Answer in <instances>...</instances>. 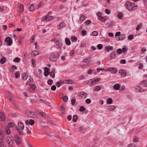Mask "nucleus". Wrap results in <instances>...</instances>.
<instances>
[{
    "instance_id": "obj_3",
    "label": "nucleus",
    "mask_w": 147,
    "mask_h": 147,
    "mask_svg": "<svg viewBox=\"0 0 147 147\" xmlns=\"http://www.w3.org/2000/svg\"><path fill=\"white\" fill-rule=\"evenodd\" d=\"M5 42H8L7 45L9 46L11 45L13 42L12 39L10 37H9L5 38Z\"/></svg>"
},
{
    "instance_id": "obj_18",
    "label": "nucleus",
    "mask_w": 147,
    "mask_h": 147,
    "mask_svg": "<svg viewBox=\"0 0 147 147\" xmlns=\"http://www.w3.org/2000/svg\"><path fill=\"white\" fill-rule=\"evenodd\" d=\"M81 15V16L79 20L81 22H82L85 19L86 17L83 15Z\"/></svg>"
},
{
    "instance_id": "obj_37",
    "label": "nucleus",
    "mask_w": 147,
    "mask_h": 147,
    "mask_svg": "<svg viewBox=\"0 0 147 147\" xmlns=\"http://www.w3.org/2000/svg\"><path fill=\"white\" fill-rule=\"evenodd\" d=\"M65 24L64 23H60L59 24V29H61L63 27L64 25Z\"/></svg>"
},
{
    "instance_id": "obj_51",
    "label": "nucleus",
    "mask_w": 147,
    "mask_h": 147,
    "mask_svg": "<svg viewBox=\"0 0 147 147\" xmlns=\"http://www.w3.org/2000/svg\"><path fill=\"white\" fill-rule=\"evenodd\" d=\"M56 86L55 85H53L51 88V90L53 91H55L56 90Z\"/></svg>"
},
{
    "instance_id": "obj_52",
    "label": "nucleus",
    "mask_w": 147,
    "mask_h": 147,
    "mask_svg": "<svg viewBox=\"0 0 147 147\" xmlns=\"http://www.w3.org/2000/svg\"><path fill=\"white\" fill-rule=\"evenodd\" d=\"M20 135L23 136L24 135V133L22 131H20L19 129H17Z\"/></svg>"
},
{
    "instance_id": "obj_35",
    "label": "nucleus",
    "mask_w": 147,
    "mask_h": 147,
    "mask_svg": "<svg viewBox=\"0 0 147 147\" xmlns=\"http://www.w3.org/2000/svg\"><path fill=\"white\" fill-rule=\"evenodd\" d=\"M100 89V87L99 86H97L95 87V89L93 91V92L94 91H98Z\"/></svg>"
},
{
    "instance_id": "obj_23",
    "label": "nucleus",
    "mask_w": 147,
    "mask_h": 147,
    "mask_svg": "<svg viewBox=\"0 0 147 147\" xmlns=\"http://www.w3.org/2000/svg\"><path fill=\"white\" fill-rule=\"evenodd\" d=\"M22 76H23V77L22 78V80H26L27 79V78L28 77V75L26 74L25 73L23 74Z\"/></svg>"
},
{
    "instance_id": "obj_25",
    "label": "nucleus",
    "mask_w": 147,
    "mask_h": 147,
    "mask_svg": "<svg viewBox=\"0 0 147 147\" xmlns=\"http://www.w3.org/2000/svg\"><path fill=\"white\" fill-rule=\"evenodd\" d=\"M71 39L72 42H75L77 41V39L76 36H73L71 37Z\"/></svg>"
},
{
    "instance_id": "obj_49",
    "label": "nucleus",
    "mask_w": 147,
    "mask_h": 147,
    "mask_svg": "<svg viewBox=\"0 0 147 147\" xmlns=\"http://www.w3.org/2000/svg\"><path fill=\"white\" fill-rule=\"evenodd\" d=\"M68 99V97L67 96H65L63 97V100L65 102L67 101Z\"/></svg>"
},
{
    "instance_id": "obj_30",
    "label": "nucleus",
    "mask_w": 147,
    "mask_h": 147,
    "mask_svg": "<svg viewBox=\"0 0 147 147\" xmlns=\"http://www.w3.org/2000/svg\"><path fill=\"white\" fill-rule=\"evenodd\" d=\"M92 79L89 80L87 82L86 84L90 86H92L91 83L92 82Z\"/></svg>"
},
{
    "instance_id": "obj_60",
    "label": "nucleus",
    "mask_w": 147,
    "mask_h": 147,
    "mask_svg": "<svg viewBox=\"0 0 147 147\" xmlns=\"http://www.w3.org/2000/svg\"><path fill=\"white\" fill-rule=\"evenodd\" d=\"M120 62L121 64H125L126 63V61L125 59H122L120 60Z\"/></svg>"
},
{
    "instance_id": "obj_21",
    "label": "nucleus",
    "mask_w": 147,
    "mask_h": 147,
    "mask_svg": "<svg viewBox=\"0 0 147 147\" xmlns=\"http://www.w3.org/2000/svg\"><path fill=\"white\" fill-rule=\"evenodd\" d=\"M125 38V35L122 34L120 35L119 36V40H123Z\"/></svg>"
},
{
    "instance_id": "obj_45",
    "label": "nucleus",
    "mask_w": 147,
    "mask_h": 147,
    "mask_svg": "<svg viewBox=\"0 0 147 147\" xmlns=\"http://www.w3.org/2000/svg\"><path fill=\"white\" fill-rule=\"evenodd\" d=\"M30 9L31 11H33L35 10V9L33 6V5L32 4H31L30 5Z\"/></svg>"
},
{
    "instance_id": "obj_58",
    "label": "nucleus",
    "mask_w": 147,
    "mask_h": 147,
    "mask_svg": "<svg viewBox=\"0 0 147 147\" xmlns=\"http://www.w3.org/2000/svg\"><path fill=\"white\" fill-rule=\"evenodd\" d=\"M87 104H90L91 103V100L89 99H87L85 100Z\"/></svg>"
},
{
    "instance_id": "obj_55",
    "label": "nucleus",
    "mask_w": 147,
    "mask_h": 147,
    "mask_svg": "<svg viewBox=\"0 0 147 147\" xmlns=\"http://www.w3.org/2000/svg\"><path fill=\"white\" fill-rule=\"evenodd\" d=\"M47 18L48 17L47 16H44L42 18V19L41 20V21H43L44 20H46Z\"/></svg>"
},
{
    "instance_id": "obj_5",
    "label": "nucleus",
    "mask_w": 147,
    "mask_h": 147,
    "mask_svg": "<svg viewBox=\"0 0 147 147\" xmlns=\"http://www.w3.org/2000/svg\"><path fill=\"white\" fill-rule=\"evenodd\" d=\"M27 116L30 118H33L34 116V113L31 111H27L26 112Z\"/></svg>"
},
{
    "instance_id": "obj_11",
    "label": "nucleus",
    "mask_w": 147,
    "mask_h": 147,
    "mask_svg": "<svg viewBox=\"0 0 147 147\" xmlns=\"http://www.w3.org/2000/svg\"><path fill=\"white\" fill-rule=\"evenodd\" d=\"M18 125L19 127L22 130L24 128V125L23 123H22L21 121H19L18 123Z\"/></svg>"
},
{
    "instance_id": "obj_46",
    "label": "nucleus",
    "mask_w": 147,
    "mask_h": 147,
    "mask_svg": "<svg viewBox=\"0 0 147 147\" xmlns=\"http://www.w3.org/2000/svg\"><path fill=\"white\" fill-rule=\"evenodd\" d=\"M14 125V124L12 122L9 123L8 124V127H13V126Z\"/></svg>"
},
{
    "instance_id": "obj_42",
    "label": "nucleus",
    "mask_w": 147,
    "mask_h": 147,
    "mask_svg": "<svg viewBox=\"0 0 147 147\" xmlns=\"http://www.w3.org/2000/svg\"><path fill=\"white\" fill-rule=\"evenodd\" d=\"M97 47L99 50H100L103 48V45L101 44L98 45Z\"/></svg>"
},
{
    "instance_id": "obj_29",
    "label": "nucleus",
    "mask_w": 147,
    "mask_h": 147,
    "mask_svg": "<svg viewBox=\"0 0 147 147\" xmlns=\"http://www.w3.org/2000/svg\"><path fill=\"white\" fill-rule=\"evenodd\" d=\"M78 119V117L77 115H74L73 117V120L74 122L76 121Z\"/></svg>"
},
{
    "instance_id": "obj_56",
    "label": "nucleus",
    "mask_w": 147,
    "mask_h": 147,
    "mask_svg": "<svg viewBox=\"0 0 147 147\" xmlns=\"http://www.w3.org/2000/svg\"><path fill=\"white\" fill-rule=\"evenodd\" d=\"M50 70V69L49 68L47 67H45L44 68L45 71H46L47 72H49V71Z\"/></svg>"
},
{
    "instance_id": "obj_38",
    "label": "nucleus",
    "mask_w": 147,
    "mask_h": 147,
    "mask_svg": "<svg viewBox=\"0 0 147 147\" xmlns=\"http://www.w3.org/2000/svg\"><path fill=\"white\" fill-rule=\"evenodd\" d=\"M118 17L119 19H121L123 17V14L121 12L119 13L118 15Z\"/></svg>"
},
{
    "instance_id": "obj_24",
    "label": "nucleus",
    "mask_w": 147,
    "mask_h": 147,
    "mask_svg": "<svg viewBox=\"0 0 147 147\" xmlns=\"http://www.w3.org/2000/svg\"><path fill=\"white\" fill-rule=\"evenodd\" d=\"M142 23H141L140 24H139L137 25V26L136 27V29L137 30H140L142 27Z\"/></svg>"
},
{
    "instance_id": "obj_32",
    "label": "nucleus",
    "mask_w": 147,
    "mask_h": 147,
    "mask_svg": "<svg viewBox=\"0 0 147 147\" xmlns=\"http://www.w3.org/2000/svg\"><path fill=\"white\" fill-rule=\"evenodd\" d=\"M32 52L33 53L34 55L35 56L39 54V53L37 51H32Z\"/></svg>"
},
{
    "instance_id": "obj_1",
    "label": "nucleus",
    "mask_w": 147,
    "mask_h": 147,
    "mask_svg": "<svg viewBox=\"0 0 147 147\" xmlns=\"http://www.w3.org/2000/svg\"><path fill=\"white\" fill-rule=\"evenodd\" d=\"M125 6L129 11H133L137 8L136 5H135L134 4H132L129 2H127L125 3Z\"/></svg>"
},
{
    "instance_id": "obj_57",
    "label": "nucleus",
    "mask_w": 147,
    "mask_h": 147,
    "mask_svg": "<svg viewBox=\"0 0 147 147\" xmlns=\"http://www.w3.org/2000/svg\"><path fill=\"white\" fill-rule=\"evenodd\" d=\"M82 35L83 36H84L86 35V31L85 30H83L82 31Z\"/></svg>"
},
{
    "instance_id": "obj_19",
    "label": "nucleus",
    "mask_w": 147,
    "mask_h": 147,
    "mask_svg": "<svg viewBox=\"0 0 147 147\" xmlns=\"http://www.w3.org/2000/svg\"><path fill=\"white\" fill-rule=\"evenodd\" d=\"M109 70L113 74H115L116 73L117 71V69L115 68H110Z\"/></svg>"
},
{
    "instance_id": "obj_62",
    "label": "nucleus",
    "mask_w": 147,
    "mask_h": 147,
    "mask_svg": "<svg viewBox=\"0 0 147 147\" xmlns=\"http://www.w3.org/2000/svg\"><path fill=\"white\" fill-rule=\"evenodd\" d=\"M47 123L48 124H50L51 125H53L54 123L51 120H49L47 122Z\"/></svg>"
},
{
    "instance_id": "obj_10",
    "label": "nucleus",
    "mask_w": 147,
    "mask_h": 147,
    "mask_svg": "<svg viewBox=\"0 0 147 147\" xmlns=\"http://www.w3.org/2000/svg\"><path fill=\"white\" fill-rule=\"evenodd\" d=\"M55 69H53L52 71L49 72V74H50V76L53 78H54L55 76Z\"/></svg>"
},
{
    "instance_id": "obj_14",
    "label": "nucleus",
    "mask_w": 147,
    "mask_h": 147,
    "mask_svg": "<svg viewBox=\"0 0 147 147\" xmlns=\"http://www.w3.org/2000/svg\"><path fill=\"white\" fill-rule=\"evenodd\" d=\"M5 120V116L3 113L2 112L0 113V120L1 121H3Z\"/></svg>"
},
{
    "instance_id": "obj_9",
    "label": "nucleus",
    "mask_w": 147,
    "mask_h": 147,
    "mask_svg": "<svg viewBox=\"0 0 147 147\" xmlns=\"http://www.w3.org/2000/svg\"><path fill=\"white\" fill-rule=\"evenodd\" d=\"M16 142L18 145L20 144L21 143V139L18 136H16Z\"/></svg>"
},
{
    "instance_id": "obj_50",
    "label": "nucleus",
    "mask_w": 147,
    "mask_h": 147,
    "mask_svg": "<svg viewBox=\"0 0 147 147\" xmlns=\"http://www.w3.org/2000/svg\"><path fill=\"white\" fill-rule=\"evenodd\" d=\"M30 87L32 88L33 90H34L36 88V86L34 84H31L30 85Z\"/></svg>"
},
{
    "instance_id": "obj_6",
    "label": "nucleus",
    "mask_w": 147,
    "mask_h": 147,
    "mask_svg": "<svg viewBox=\"0 0 147 147\" xmlns=\"http://www.w3.org/2000/svg\"><path fill=\"white\" fill-rule=\"evenodd\" d=\"M78 95L79 96L84 99L86 97V94L83 92H79L78 93Z\"/></svg>"
},
{
    "instance_id": "obj_8",
    "label": "nucleus",
    "mask_w": 147,
    "mask_h": 147,
    "mask_svg": "<svg viewBox=\"0 0 147 147\" xmlns=\"http://www.w3.org/2000/svg\"><path fill=\"white\" fill-rule=\"evenodd\" d=\"M119 73L121 75V77H124L126 76V73L124 70H120L119 71Z\"/></svg>"
},
{
    "instance_id": "obj_64",
    "label": "nucleus",
    "mask_w": 147,
    "mask_h": 147,
    "mask_svg": "<svg viewBox=\"0 0 147 147\" xmlns=\"http://www.w3.org/2000/svg\"><path fill=\"white\" fill-rule=\"evenodd\" d=\"M128 147H135V146L134 144H130L128 146Z\"/></svg>"
},
{
    "instance_id": "obj_59",
    "label": "nucleus",
    "mask_w": 147,
    "mask_h": 147,
    "mask_svg": "<svg viewBox=\"0 0 147 147\" xmlns=\"http://www.w3.org/2000/svg\"><path fill=\"white\" fill-rule=\"evenodd\" d=\"M41 115L42 117H45V114L43 112H40L39 113Z\"/></svg>"
},
{
    "instance_id": "obj_13",
    "label": "nucleus",
    "mask_w": 147,
    "mask_h": 147,
    "mask_svg": "<svg viewBox=\"0 0 147 147\" xmlns=\"http://www.w3.org/2000/svg\"><path fill=\"white\" fill-rule=\"evenodd\" d=\"M120 87V85L119 84H115L113 85V87L115 90H118L119 89Z\"/></svg>"
},
{
    "instance_id": "obj_4",
    "label": "nucleus",
    "mask_w": 147,
    "mask_h": 147,
    "mask_svg": "<svg viewBox=\"0 0 147 147\" xmlns=\"http://www.w3.org/2000/svg\"><path fill=\"white\" fill-rule=\"evenodd\" d=\"M55 47L57 49H60L61 47V41L59 40L56 41L55 42Z\"/></svg>"
},
{
    "instance_id": "obj_16",
    "label": "nucleus",
    "mask_w": 147,
    "mask_h": 147,
    "mask_svg": "<svg viewBox=\"0 0 147 147\" xmlns=\"http://www.w3.org/2000/svg\"><path fill=\"white\" fill-rule=\"evenodd\" d=\"M6 58L5 57H2L0 60V63L2 64H3L5 63L6 62Z\"/></svg>"
},
{
    "instance_id": "obj_26",
    "label": "nucleus",
    "mask_w": 147,
    "mask_h": 147,
    "mask_svg": "<svg viewBox=\"0 0 147 147\" xmlns=\"http://www.w3.org/2000/svg\"><path fill=\"white\" fill-rule=\"evenodd\" d=\"M116 56V54L115 52H114L112 53L110 55V57L111 58L113 59Z\"/></svg>"
},
{
    "instance_id": "obj_40",
    "label": "nucleus",
    "mask_w": 147,
    "mask_h": 147,
    "mask_svg": "<svg viewBox=\"0 0 147 147\" xmlns=\"http://www.w3.org/2000/svg\"><path fill=\"white\" fill-rule=\"evenodd\" d=\"M92 36H97L98 35V33L96 31H94L92 33Z\"/></svg>"
},
{
    "instance_id": "obj_28",
    "label": "nucleus",
    "mask_w": 147,
    "mask_h": 147,
    "mask_svg": "<svg viewBox=\"0 0 147 147\" xmlns=\"http://www.w3.org/2000/svg\"><path fill=\"white\" fill-rule=\"evenodd\" d=\"M98 19L102 21L103 22H105L106 20V17H100V18Z\"/></svg>"
},
{
    "instance_id": "obj_36",
    "label": "nucleus",
    "mask_w": 147,
    "mask_h": 147,
    "mask_svg": "<svg viewBox=\"0 0 147 147\" xmlns=\"http://www.w3.org/2000/svg\"><path fill=\"white\" fill-rule=\"evenodd\" d=\"M137 88H139V89H138V91L140 92H144L146 91V90L143 89L142 88L140 87L139 86H137Z\"/></svg>"
},
{
    "instance_id": "obj_27",
    "label": "nucleus",
    "mask_w": 147,
    "mask_h": 147,
    "mask_svg": "<svg viewBox=\"0 0 147 147\" xmlns=\"http://www.w3.org/2000/svg\"><path fill=\"white\" fill-rule=\"evenodd\" d=\"M113 100L111 98H109L107 99V102L108 104H110L112 103Z\"/></svg>"
},
{
    "instance_id": "obj_7",
    "label": "nucleus",
    "mask_w": 147,
    "mask_h": 147,
    "mask_svg": "<svg viewBox=\"0 0 147 147\" xmlns=\"http://www.w3.org/2000/svg\"><path fill=\"white\" fill-rule=\"evenodd\" d=\"M26 123V125H29V124L30 125H33L34 124V120L31 119L30 121L27 120L25 121Z\"/></svg>"
},
{
    "instance_id": "obj_17",
    "label": "nucleus",
    "mask_w": 147,
    "mask_h": 147,
    "mask_svg": "<svg viewBox=\"0 0 147 147\" xmlns=\"http://www.w3.org/2000/svg\"><path fill=\"white\" fill-rule=\"evenodd\" d=\"M5 132L8 135L10 133V130L9 129L8 126L6 127L5 128Z\"/></svg>"
},
{
    "instance_id": "obj_53",
    "label": "nucleus",
    "mask_w": 147,
    "mask_h": 147,
    "mask_svg": "<svg viewBox=\"0 0 147 147\" xmlns=\"http://www.w3.org/2000/svg\"><path fill=\"white\" fill-rule=\"evenodd\" d=\"M117 52L118 53L120 54L122 52V50L121 49H119L117 50Z\"/></svg>"
},
{
    "instance_id": "obj_48",
    "label": "nucleus",
    "mask_w": 147,
    "mask_h": 147,
    "mask_svg": "<svg viewBox=\"0 0 147 147\" xmlns=\"http://www.w3.org/2000/svg\"><path fill=\"white\" fill-rule=\"evenodd\" d=\"M15 77L18 78L20 76V74L18 71H16L15 74Z\"/></svg>"
},
{
    "instance_id": "obj_15",
    "label": "nucleus",
    "mask_w": 147,
    "mask_h": 147,
    "mask_svg": "<svg viewBox=\"0 0 147 147\" xmlns=\"http://www.w3.org/2000/svg\"><path fill=\"white\" fill-rule=\"evenodd\" d=\"M115 107L113 105H110L107 107V109L108 110L110 111L114 110L115 109Z\"/></svg>"
},
{
    "instance_id": "obj_44",
    "label": "nucleus",
    "mask_w": 147,
    "mask_h": 147,
    "mask_svg": "<svg viewBox=\"0 0 147 147\" xmlns=\"http://www.w3.org/2000/svg\"><path fill=\"white\" fill-rule=\"evenodd\" d=\"M47 83H48V84L49 85H51V84H53V81L52 80H51V79L49 80H48Z\"/></svg>"
},
{
    "instance_id": "obj_41",
    "label": "nucleus",
    "mask_w": 147,
    "mask_h": 147,
    "mask_svg": "<svg viewBox=\"0 0 147 147\" xmlns=\"http://www.w3.org/2000/svg\"><path fill=\"white\" fill-rule=\"evenodd\" d=\"M122 52L124 53H125L127 51V49L126 46H124L122 48Z\"/></svg>"
},
{
    "instance_id": "obj_20",
    "label": "nucleus",
    "mask_w": 147,
    "mask_h": 147,
    "mask_svg": "<svg viewBox=\"0 0 147 147\" xmlns=\"http://www.w3.org/2000/svg\"><path fill=\"white\" fill-rule=\"evenodd\" d=\"M106 49V51H109L110 50H112L113 49V48L112 46H107L105 48Z\"/></svg>"
},
{
    "instance_id": "obj_47",
    "label": "nucleus",
    "mask_w": 147,
    "mask_h": 147,
    "mask_svg": "<svg viewBox=\"0 0 147 147\" xmlns=\"http://www.w3.org/2000/svg\"><path fill=\"white\" fill-rule=\"evenodd\" d=\"M19 8H20V11L21 12H23L24 9V7H23V6L22 5H20L19 7Z\"/></svg>"
},
{
    "instance_id": "obj_12",
    "label": "nucleus",
    "mask_w": 147,
    "mask_h": 147,
    "mask_svg": "<svg viewBox=\"0 0 147 147\" xmlns=\"http://www.w3.org/2000/svg\"><path fill=\"white\" fill-rule=\"evenodd\" d=\"M14 140L13 138L11 136L8 138L7 140V142L9 144H10V143H13Z\"/></svg>"
},
{
    "instance_id": "obj_2",
    "label": "nucleus",
    "mask_w": 147,
    "mask_h": 147,
    "mask_svg": "<svg viewBox=\"0 0 147 147\" xmlns=\"http://www.w3.org/2000/svg\"><path fill=\"white\" fill-rule=\"evenodd\" d=\"M61 52L58 51L57 52L56 55H50L49 57V59L52 61H56L58 58H59Z\"/></svg>"
},
{
    "instance_id": "obj_31",
    "label": "nucleus",
    "mask_w": 147,
    "mask_h": 147,
    "mask_svg": "<svg viewBox=\"0 0 147 147\" xmlns=\"http://www.w3.org/2000/svg\"><path fill=\"white\" fill-rule=\"evenodd\" d=\"M91 23V21L90 20H86L85 21V24L86 25H88L89 24H90Z\"/></svg>"
},
{
    "instance_id": "obj_39",
    "label": "nucleus",
    "mask_w": 147,
    "mask_h": 147,
    "mask_svg": "<svg viewBox=\"0 0 147 147\" xmlns=\"http://www.w3.org/2000/svg\"><path fill=\"white\" fill-rule=\"evenodd\" d=\"M13 61L15 62H19L20 61V59L18 57H16L13 59Z\"/></svg>"
},
{
    "instance_id": "obj_33",
    "label": "nucleus",
    "mask_w": 147,
    "mask_h": 147,
    "mask_svg": "<svg viewBox=\"0 0 147 147\" xmlns=\"http://www.w3.org/2000/svg\"><path fill=\"white\" fill-rule=\"evenodd\" d=\"M76 101V99L74 98H72L71 100V104L72 105H74Z\"/></svg>"
},
{
    "instance_id": "obj_43",
    "label": "nucleus",
    "mask_w": 147,
    "mask_h": 147,
    "mask_svg": "<svg viewBox=\"0 0 147 147\" xmlns=\"http://www.w3.org/2000/svg\"><path fill=\"white\" fill-rule=\"evenodd\" d=\"M85 108L83 106H81L79 109V111H85Z\"/></svg>"
},
{
    "instance_id": "obj_61",
    "label": "nucleus",
    "mask_w": 147,
    "mask_h": 147,
    "mask_svg": "<svg viewBox=\"0 0 147 147\" xmlns=\"http://www.w3.org/2000/svg\"><path fill=\"white\" fill-rule=\"evenodd\" d=\"M133 37L134 36L133 35H130L128 36V38L129 40H130L132 39L133 38Z\"/></svg>"
},
{
    "instance_id": "obj_34",
    "label": "nucleus",
    "mask_w": 147,
    "mask_h": 147,
    "mask_svg": "<svg viewBox=\"0 0 147 147\" xmlns=\"http://www.w3.org/2000/svg\"><path fill=\"white\" fill-rule=\"evenodd\" d=\"M72 81L71 80H65L64 81V83L65 84H69V83H71V84L72 83Z\"/></svg>"
},
{
    "instance_id": "obj_63",
    "label": "nucleus",
    "mask_w": 147,
    "mask_h": 147,
    "mask_svg": "<svg viewBox=\"0 0 147 147\" xmlns=\"http://www.w3.org/2000/svg\"><path fill=\"white\" fill-rule=\"evenodd\" d=\"M85 78V76L84 75H82L79 77V79L80 80H83Z\"/></svg>"
},
{
    "instance_id": "obj_22",
    "label": "nucleus",
    "mask_w": 147,
    "mask_h": 147,
    "mask_svg": "<svg viewBox=\"0 0 147 147\" xmlns=\"http://www.w3.org/2000/svg\"><path fill=\"white\" fill-rule=\"evenodd\" d=\"M66 43L67 45H69L71 44V42L69 39L66 38L65 39Z\"/></svg>"
},
{
    "instance_id": "obj_54",
    "label": "nucleus",
    "mask_w": 147,
    "mask_h": 147,
    "mask_svg": "<svg viewBox=\"0 0 147 147\" xmlns=\"http://www.w3.org/2000/svg\"><path fill=\"white\" fill-rule=\"evenodd\" d=\"M35 60L34 59H32V65L34 67L36 65L35 62Z\"/></svg>"
}]
</instances>
